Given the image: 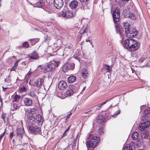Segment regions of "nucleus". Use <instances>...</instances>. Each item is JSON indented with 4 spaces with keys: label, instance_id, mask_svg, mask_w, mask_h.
I'll use <instances>...</instances> for the list:
<instances>
[{
    "label": "nucleus",
    "instance_id": "1",
    "mask_svg": "<svg viewBox=\"0 0 150 150\" xmlns=\"http://www.w3.org/2000/svg\"><path fill=\"white\" fill-rule=\"evenodd\" d=\"M124 46L129 51H134L139 48V44L133 39H128L125 40Z\"/></svg>",
    "mask_w": 150,
    "mask_h": 150
},
{
    "label": "nucleus",
    "instance_id": "2",
    "mask_svg": "<svg viewBox=\"0 0 150 150\" xmlns=\"http://www.w3.org/2000/svg\"><path fill=\"white\" fill-rule=\"evenodd\" d=\"M100 141L99 137L94 136L86 142V146L88 148H93L94 149L98 144Z\"/></svg>",
    "mask_w": 150,
    "mask_h": 150
},
{
    "label": "nucleus",
    "instance_id": "3",
    "mask_svg": "<svg viewBox=\"0 0 150 150\" xmlns=\"http://www.w3.org/2000/svg\"><path fill=\"white\" fill-rule=\"evenodd\" d=\"M126 36L129 38H132L135 36L137 34L138 32L135 28H130L125 30Z\"/></svg>",
    "mask_w": 150,
    "mask_h": 150
},
{
    "label": "nucleus",
    "instance_id": "4",
    "mask_svg": "<svg viewBox=\"0 0 150 150\" xmlns=\"http://www.w3.org/2000/svg\"><path fill=\"white\" fill-rule=\"evenodd\" d=\"M28 128L30 132L33 134H40L41 132V127L34 124L28 126Z\"/></svg>",
    "mask_w": 150,
    "mask_h": 150
},
{
    "label": "nucleus",
    "instance_id": "5",
    "mask_svg": "<svg viewBox=\"0 0 150 150\" xmlns=\"http://www.w3.org/2000/svg\"><path fill=\"white\" fill-rule=\"evenodd\" d=\"M59 61L56 62L55 61H53L50 62V64L48 65L47 67H46V70L47 72H52L54 71L56 67V64L57 66H58L59 64Z\"/></svg>",
    "mask_w": 150,
    "mask_h": 150
},
{
    "label": "nucleus",
    "instance_id": "6",
    "mask_svg": "<svg viewBox=\"0 0 150 150\" xmlns=\"http://www.w3.org/2000/svg\"><path fill=\"white\" fill-rule=\"evenodd\" d=\"M112 17L114 22L115 23L119 21L120 18V11L118 7H116L113 11Z\"/></svg>",
    "mask_w": 150,
    "mask_h": 150
},
{
    "label": "nucleus",
    "instance_id": "7",
    "mask_svg": "<svg viewBox=\"0 0 150 150\" xmlns=\"http://www.w3.org/2000/svg\"><path fill=\"white\" fill-rule=\"evenodd\" d=\"M75 64L74 63H66L63 67L62 70L64 72H65L69 70H73Z\"/></svg>",
    "mask_w": 150,
    "mask_h": 150
},
{
    "label": "nucleus",
    "instance_id": "8",
    "mask_svg": "<svg viewBox=\"0 0 150 150\" xmlns=\"http://www.w3.org/2000/svg\"><path fill=\"white\" fill-rule=\"evenodd\" d=\"M53 3L54 7L57 9L61 8L64 4L63 0H54Z\"/></svg>",
    "mask_w": 150,
    "mask_h": 150
},
{
    "label": "nucleus",
    "instance_id": "9",
    "mask_svg": "<svg viewBox=\"0 0 150 150\" xmlns=\"http://www.w3.org/2000/svg\"><path fill=\"white\" fill-rule=\"evenodd\" d=\"M62 15L66 18H69L73 16V14L71 11L67 9H64L63 11Z\"/></svg>",
    "mask_w": 150,
    "mask_h": 150
},
{
    "label": "nucleus",
    "instance_id": "10",
    "mask_svg": "<svg viewBox=\"0 0 150 150\" xmlns=\"http://www.w3.org/2000/svg\"><path fill=\"white\" fill-rule=\"evenodd\" d=\"M150 113V111L148 109L145 110L141 115L140 117L141 120L142 121L147 120Z\"/></svg>",
    "mask_w": 150,
    "mask_h": 150
},
{
    "label": "nucleus",
    "instance_id": "11",
    "mask_svg": "<svg viewBox=\"0 0 150 150\" xmlns=\"http://www.w3.org/2000/svg\"><path fill=\"white\" fill-rule=\"evenodd\" d=\"M150 125V122L149 121H146L140 124L139 129L141 131H144V129L148 127Z\"/></svg>",
    "mask_w": 150,
    "mask_h": 150
},
{
    "label": "nucleus",
    "instance_id": "12",
    "mask_svg": "<svg viewBox=\"0 0 150 150\" xmlns=\"http://www.w3.org/2000/svg\"><path fill=\"white\" fill-rule=\"evenodd\" d=\"M44 82V80L41 78H38L35 81L33 86L37 87H40L43 84Z\"/></svg>",
    "mask_w": 150,
    "mask_h": 150
},
{
    "label": "nucleus",
    "instance_id": "13",
    "mask_svg": "<svg viewBox=\"0 0 150 150\" xmlns=\"http://www.w3.org/2000/svg\"><path fill=\"white\" fill-rule=\"evenodd\" d=\"M58 86L60 90H64L67 87V84L65 81H62L59 82Z\"/></svg>",
    "mask_w": 150,
    "mask_h": 150
},
{
    "label": "nucleus",
    "instance_id": "14",
    "mask_svg": "<svg viewBox=\"0 0 150 150\" xmlns=\"http://www.w3.org/2000/svg\"><path fill=\"white\" fill-rule=\"evenodd\" d=\"M23 101L25 106H30L33 104L32 100L30 98H25L23 99Z\"/></svg>",
    "mask_w": 150,
    "mask_h": 150
},
{
    "label": "nucleus",
    "instance_id": "15",
    "mask_svg": "<svg viewBox=\"0 0 150 150\" xmlns=\"http://www.w3.org/2000/svg\"><path fill=\"white\" fill-rule=\"evenodd\" d=\"M135 144L133 142H131L126 145L123 150H135Z\"/></svg>",
    "mask_w": 150,
    "mask_h": 150
},
{
    "label": "nucleus",
    "instance_id": "16",
    "mask_svg": "<svg viewBox=\"0 0 150 150\" xmlns=\"http://www.w3.org/2000/svg\"><path fill=\"white\" fill-rule=\"evenodd\" d=\"M16 133L17 135L20 138H22L25 134L23 128H22L18 129L16 131Z\"/></svg>",
    "mask_w": 150,
    "mask_h": 150
},
{
    "label": "nucleus",
    "instance_id": "17",
    "mask_svg": "<svg viewBox=\"0 0 150 150\" xmlns=\"http://www.w3.org/2000/svg\"><path fill=\"white\" fill-rule=\"evenodd\" d=\"M81 74L82 77L84 78H87L89 75L87 69L84 68L82 69L81 70Z\"/></svg>",
    "mask_w": 150,
    "mask_h": 150
},
{
    "label": "nucleus",
    "instance_id": "18",
    "mask_svg": "<svg viewBox=\"0 0 150 150\" xmlns=\"http://www.w3.org/2000/svg\"><path fill=\"white\" fill-rule=\"evenodd\" d=\"M78 5V3L76 0H74L72 1L69 4V6L71 9L76 8Z\"/></svg>",
    "mask_w": 150,
    "mask_h": 150
},
{
    "label": "nucleus",
    "instance_id": "19",
    "mask_svg": "<svg viewBox=\"0 0 150 150\" xmlns=\"http://www.w3.org/2000/svg\"><path fill=\"white\" fill-rule=\"evenodd\" d=\"M115 28L116 29L117 32L119 33L120 35H122V33L123 31L122 30L121 27L118 24H116L115 25Z\"/></svg>",
    "mask_w": 150,
    "mask_h": 150
},
{
    "label": "nucleus",
    "instance_id": "20",
    "mask_svg": "<svg viewBox=\"0 0 150 150\" xmlns=\"http://www.w3.org/2000/svg\"><path fill=\"white\" fill-rule=\"evenodd\" d=\"M126 16L127 18H131L133 20H135L136 18L135 15L132 12H128L126 15Z\"/></svg>",
    "mask_w": 150,
    "mask_h": 150
},
{
    "label": "nucleus",
    "instance_id": "21",
    "mask_svg": "<svg viewBox=\"0 0 150 150\" xmlns=\"http://www.w3.org/2000/svg\"><path fill=\"white\" fill-rule=\"evenodd\" d=\"M28 95L30 96L32 98L35 99L38 98V96L36 95L35 92L33 91H30L28 93Z\"/></svg>",
    "mask_w": 150,
    "mask_h": 150
},
{
    "label": "nucleus",
    "instance_id": "22",
    "mask_svg": "<svg viewBox=\"0 0 150 150\" xmlns=\"http://www.w3.org/2000/svg\"><path fill=\"white\" fill-rule=\"evenodd\" d=\"M39 57L38 56L37 53L35 52H33L31 54L29 57V60H31V59H37Z\"/></svg>",
    "mask_w": 150,
    "mask_h": 150
},
{
    "label": "nucleus",
    "instance_id": "23",
    "mask_svg": "<svg viewBox=\"0 0 150 150\" xmlns=\"http://www.w3.org/2000/svg\"><path fill=\"white\" fill-rule=\"evenodd\" d=\"M76 78L74 76H69L68 79V81L70 83H72L76 81Z\"/></svg>",
    "mask_w": 150,
    "mask_h": 150
},
{
    "label": "nucleus",
    "instance_id": "24",
    "mask_svg": "<svg viewBox=\"0 0 150 150\" xmlns=\"http://www.w3.org/2000/svg\"><path fill=\"white\" fill-rule=\"evenodd\" d=\"M35 117L28 118L27 119L28 123L30 125H33L35 123Z\"/></svg>",
    "mask_w": 150,
    "mask_h": 150
},
{
    "label": "nucleus",
    "instance_id": "25",
    "mask_svg": "<svg viewBox=\"0 0 150 150\" xmlns=\"http://www.w3.org/2000/svg\"><path fill=\"white\" fill-rule=\"evenodd\" d=\"M21 98V96L19 95H15L12 98L13 102H17L20 100Z\"/></svg>",
    "mask_w": 150,
    "mask_h": 150
},
{
    "label": "nucleus",
    "instance_id": "26",
    "mask_svg": "<svg viewBox=\"0 0 150 150\" xmlns=\"http://www.w3.org/2000/svg\"><path fill=\"white\" fill-rule=\"evenodd\" d=\"M45 1L43 0H40V1L37 2L36 5L37 7L38 8H40L43 6L44 4Z\"/></svg>",
    "mask_w": 150,
    "mask_h": 150
},
{
    "label": "nucleus",
    "instance_id": "27",
    "mask_svg": "<svg viewBox=\"0 0 150 150\" xmlns=\"http://www.w3.org/2000/svg\"><path fill=\"white\" fill-rule=\"evenodd\" d=\"M122 25L124 27L125 30H127L128 29H129L130 28H129L130 25L129 23L128 22L126 21H124L122 23Z\"/></svg>",
    "mask_w": 150,
    "mask_h": 150
},
{
    "label": "nucleus",
    "instance_id": "28",
    "mask_svg": "<svg viewBox=\"0 0 150 150\" xmlns=\"http://www.w3.org/2000/svg\"><path fill=\"white\" fill-rule=\"evenodd\" d=\"M35 120H37L38 123L39 124H42V119L41 118V115H37L36 116Z\"/></svg>",
    "mask_w": 150,
    "mask_h": 150
},
{
    "label": "nucleus",
    "instance_id": "29",
    "mask_svg": "<svg viewBox=\"0 0 150 150\" xmlns=\"http://www.w3.org/2000/svg\"><path fill=\"white\" fill-rule=\"evenodd\" d=\"M74 92V91L72 89H70L66 91V93L68 96H72Z\"/></svg>",
    "mask_w": 150,
    "mask_h": 150
},
{
    "label": "nucleus",
    "instance_id": "30",
    "mask_svg": "<svg viewBox=\"0 0 150 150\" xmlns=\"http://www.w3.org/2000/svg\"><path fill=\"white\" fill-rule=\"evenodd\" d=\"M144 131H141V135L142 138L146 139L148 136V132H144Z\"/></svg>",
    "mask_w": 150,
    "mask_h": 150
},
{
    "label": "nucleus",
    "instance_id": "31",
    "mask_svg": "<svg viewBox=\"0 0 150 150\" xmlns=\"http://www.w3.org/2000/svg\"><path fill=\"white\" fill-rule=\"evenodd\" d=\"M29 41L31 42V45H33L39 41V39L38 38L30 39L29 40Z\"/></svg>",
    "mask_w": 150,
    "mask_h": 150
},
{
    "label": "nucleus",
    "instance_id": "32",
    "mask_svg": "<svg viewBox=\"0 0 150 150\" xmlns=\"http://www.w3.org/2000/svg\"><path fill=\"white\" fill-rule=\"evenodd\" d=\"M97 122L98 123L102 124L103 123L104 120L101 116H99L97 117Z\"/></svg>",
    "mask_w": 150,
    "mask_h": 150
},
{
    "label": "nucleus",
    "instance_id": "33",
    "mask_svg": "<svg viewBox=\"0 0 150 150\" xmlns=\"http://www.w3.org/2000/svg\"><path fill=\"white\" fill-rule=\"evenodd\" d=\"M29 42L27 41H26L23 43L22 45L21 46V47L26 48L29 47Z\"/></svg>",
    "mask_w": 150,
    "mask_h": 150
},
{
    "label": "nucleus",
    "instance_id": "34",
    "mask_svg": "<svg viewBox=\"0 0 150 150\" xmlns=\"http://www.w3.org/2000/svg\"><path fill=\"white\" fill-rule=\"evenodd\" d=\"M138 133L137 132H135L132 135V138L134 140H136L138 138Z\"/></svg>",
    "mask_w": 150,
    "mask_h": 150
},
{
    "label": "nucleus",
    "instance_id": "35",
    "mask_svg": "<svg viewBox=\"0 0 150 150\" xmlns=\"http://www.w3.org/2000/svg\"><path fill=\"white\" fill-rule=\"evenodd\" d=\"M117 109L118 110L117 111H116V112H115V113L113 115H112V117H115L116 116L120 113V110H118V107H117V108H116V109L115 110H116ZM114 110L115 111V109H114Z\"/></svg>",
    "mask_w": 150,
    "mask_h": 150
},
{
    "label": "nucleus",
    "instance_id": "36",
    "mask_svg": "<svg viewBox=\"0 0 150 150\" xmlns=\"http://www.w3.org/2000/svg\"><path fill=\"white\" fill-rule=\"evenodd\" d=\"M20 107V106L18 105L17 104L14 103L13 104V110H17Z\"/></svg>",
    "mask_w": 150,
    "mask_h": 150
},
{
    "label": "nucleus",
    "instance_id": "37",
    "mask_svg": "<svg viewBox=\"0 0 150 150\" xmlns=\"http://www.w3.org/2000/svg\"><path fill=\"white\" fill-rule=\"evenodd\" d=\"M19 90L21 92H25L26 91V88L25 86H23L22 87H21L20 89Z\"/></svg>",
    "mask_w": 150,
    "mask_h": 150
},
{
    "label": "nucleus",
    "instance_id": "38",
    "mask_svg": "<svg viewBox=\"0 0 150 150\" xmlns=\"http://www.w3.org/2000/svg\"><path fill=\"white\" fill-rule=\"evenodd\" d=\"M28 114L27 117L28 118H32L35 117L34 116L33 114L30 113L29 111H28Z\"/></svg>",
    "mask_w": 150,
    "mask_h": 150
},
{
    "label": "nucleus",
    "instance_id": "39",
    "mask_svg": "<svg viewBox=\"0 0 150 150\" xmlns=\"http://www.w3.org/2000/svg\"><path fill=\"white\" fill-rule=\"evenodd\" d=\"M86 30V27H85V28H83L80 30L79 33L81 34H82L85 32Z\"/></svg>",
    "mask_w": 150,
    "mask_h": 150
},
{
    "label": "nucleus",
    "instance_id": "40",
    "mask_svg": "<svg viewBox=\"0 0 150 150\" xmlns=\"http://www.w3.org/2000/svg\"><path fill=\"white\" fill-rule=\"evenodd\" d=\"M28 111H29L30 113L34 114L35 113L36 110L35 108H33L32 109H30V110Z\"/></svg>",
    "mask_w": 150,
    "mask_h": 150
},
{
    "label": "nucleus",
    "instance_id": "41",
    "mask_svg": "<svg viewBox=\"0 0 150 150\" xmlns=\"http://www.w3.org/2000/svg\"><path fill=\"white\" fill-rule=\"evenodd\" d=\"M98 133L100 135H102L103 134L104 132L103 131V129L100 128L98 130Z\"/></svg>",
    "mask_w": 150,
    "mask_h": 150
},
{
    "label": "nucleus",
    "instance_id": "42",
    "mask_svg": "<svg viewBox=\"0 0 150 150\" xmlns=\"http://www.w3.org/2000/svg\"><path fill=\"white\" fill-rule=\"evenodd\" d=\"M72 114V113L71 112H69V113L67 116V117L66 119V120L69 119L70 118V116Z\"/></svg>",
    "mask_w": 150,
    "mask_h": 150
},
{
    "label": "nucleus",
    "instance_id": "43",
    "mask_svg": "<svg viewBox=\"0 0 150 150\" xmlns=\"http://www.w3.org/2000/svg\"><path fill=\"white\" fill-rule=\"evenodd\" d=\"M144 58L143 57L140 58L139 59V62L140 63H142L144 61Z\"/></svg>",
    "mask_w": 150,
    "mask_h": 150
},
{
    "label": "nucleus",
    "instance_id": "44",
    "mask_svg": "<svg viewBox=\"0 0 150 150\" xmlns=\"http://www.w3.org/2000/svg\"><path fill=\"white\" fill-rule=\"evenodd\" d=\"M14 135L13 132H11L10 133V136L11 139L13 137Z\"/></svg>",
    "mask_w": 150,
    "mask_h": 150
},
{
    "label": "nucleus",
    "instance_id": "45",
    "mask_svg": "<svg viewBox=\"0 0 150 150\" xmlns=\"http://www.w3.org/2000/svg\"><path fill=\"white\" fill-rule=\"evenodd\" d=\"M107 69L108 70H110L112 69V66H109V65H107Z\"/></svg>",
    "mask_w": 150,
    "mask_h": 150
},
{
    "label": "nucleus",
    "instance_id": "46",
    "mask_svg": "<svg viewBox=\"0 0 150 150\" xmlns=\"http://www.w3.org/2000/svg\"><path fill=\"white\" fill-rule=\"evenodd\" d=\"M5 134V132H4L2 134L0 135V139H1L2 137Z\"/></svg>",
    "mask_w": 150,
    "mask_h": 150
},
{
    "label": "nucleus",
    "instance_id": "47",
    "mask_svg": "<svg viewBox=\"0 0 150 150\" xmlns=\"http://www.w3.org/2000/svg\"><path fill=\"white\" fill-rule=\"evenodd\" d=\"M1 118L3 120L4 122H5V116L4 114H2L1 115Z\"/></svg>",
    "mask_w": 150,
    "mask_h": 150
},
{
    "label": "nucleus",
    "instance_id": "48",
    "mask_svg": "<svg viewBox=\"0 0 150 150\" xmlns=\"http://www.w3.org/2000/svg\"><path fill=\"white\" fill-rule=\"evenodd\" d=\"M16 69V67H15L14 66H13L12 68L11 69V71H15Z\"/></svg>",
    "mask_w": 150,
    "mask_h": 150
},
{
    "label": "nucleus",
    "instance_id": "49",
    "mask_svg": "<svg viewBox=\"0 0 150 150\" xmlns=\"http://www.w3.org/2000/svg\"><path fill=\"white\" fill-rule=\"evenodd\" d=\"M112 99V98L111 99H108L107 100L105 101L103 103H102L103 104V105H104L107 102L109 101Z\"/></svg>",
    "mask_w": 150,
    "mask_h": 150
},
{
    "label": "nucleus",
    "instance_id": "50",
    "mask_svg": "<svg viewBox=\"0 0 150 150\" xmlns=\"http://www.w3.org/2000/svg\"><path fill=\"white\" fill-rule=\"evenodd\" d=\"M112 99V98L111 99H108L107 100L105 101L103 103H102L103 104V105H104L107 102L109 101Z\"/></svg>",
    "mask_w": 150,
    "mask_h": 150
},
{
    "label": "nucleus",
    "instance_id": "51",
    "mask_svg": "<svg viewBox=\"0 0 150 150\" xmlns=\"http://www.w3.org/2000/svg\"><path fill=\"white\" fill-rule=\"evenodd\" d=\"M91 38L88 37V39H86V42H89L91 40Z\"/></svg>",
    "mask_w": 150,
    "mask_h": 150
},
{
    "label": "nucleus",
    "instance_id": "52",
    "mask_svg": "<svg viewBox=\"0 0 150 150\" xmlns=\"http://www.w3.org/2000/svg\"><path fill=\"white\" fill-rule=\"evenodd\" d=\"M68 132V131H67V130H66L63 134L64 135L66 136L67 135V133Z\"/></svg>",
    "mask_w": 150,
    "mask_h": 150
},
{
    "label": "nucleus",
    "instance_id": "53",
    "mask_svg": "<svg viewBox=\"0 0 150 150\" xmlns=\"http://www.w3.org/2000/svg\"><path fill=\"white\" fill-rule=\"evenodd\" d=\"M89 0H80V1L81 2L84 3L86 1H87Z\"/></svg>",
    "mask_w": 150,
    "mask_h": 150
},
{
    "label": "nucleus",
    "instance_id": "54",
    "mask_svg": "<svg viewBox=\"0 0 150 150\" xmlns=\"http://www.w3.org/2000/svg\"><path fill=\"white\" fill-rule=\"evenodd\" d=\"M32 74V73L31 72H30V71H29L27 75H28L29 76H30Z\"/></svg>",
    "mask_w": 150,
    "mask_h": 150
},
{
    "label": "nucleus",
    "instance_id": "55",
    "mask_svg": "<svg viewBox=\"0 0 150 150\" xmlns=\"http://www.w3.org/2000/svg\"><path fill=\"white\" fill-rule=\"evenodd\" d=\"M71 126V125H70L68 127L67 129L66 130H67V131H69L70 129V128Z\"/></svg>",
    "mask_w": 150,
    "mask_h": 150
},
{
    "label": "nucleus",
    "instance_id": "56",
    "mask_svg": "<svg viewBox=\"0 0 150 150\" xmlns=\"http://www.w3.org/2000/svg\"><path fill=\"white\" fill-rule=\"evenodd\" d=\"M100 107H101L100 105L99 106H98L96 108V109L97 110H100Z\"/></svg>",
    "mask_w": 150,
    "mask_h": 150
},
{
    "label": "nucleus",
    "instance_id": "57",
    "mask_svg": "<svg viewBox=\"0 0 150 150\" xmlns=\"http://www.w3.org/2000/svg\"><path fill=\"white\" fill-rule=\"evenodd\" d=\"M18 64L16 62L14 64V66L17 67L18 66Z\"/></svg>",
    "mask_w": 150,
    "mask_h": 150
},
{
    "label": "nucleus",
    "instance_id": "58",
    "mask_svg": "<svg viewBox=\"0 0 150 150\" xmlns=\"http://www.w3.org/2000/svg\"><path fill=\"white\" fill-rule=\"evenodd\" d=\"M20 59H18V60L16 62V63H17L18 64V63H19V62L20 61Z\"/></svg>",
    "mask_w": 150,
    "mask_h": 150
},
{
    "label": "nucleus",
    "instance_id": "59",
    "mask_svg": "<svg viewBox=\"0 0 150 150\" xmlns=\"http://www.w3.org/2000/svg\"><path fill=\"white\" fill-rule=\"evenodd\" d=\"M91 111L90 110V111H89V112H87V113H89V114H90L91 115L92 114V113H91Z\"/></svg>",
    "mask_w": 150,
    "mask_h": 150
},
{
    "label": "nucleus",
    "instance_id": "60",
    "mask_svg": "<svg viewBox=\"0 0 150 150\" xmlns=\"http://www.w3.org/2000/svg\"><path fill=\"white\" fill-rule=\"evenodd\" d=\"M145 106L144 105H143L142 106H141V107H140V108L141 109L142 108V107H144Z\"/></svg>",
    "mask_w": 150,
    "mask_h": 150
},
{
    "label": "nucleus",
    "instance_id": "61",
    "mask_svg": "<svg viewBox=\"0 0 150 150\" xmlns=\"http://www.w3.org/2000/svg\"><path fill=\"white\" fill-rule=\"evenodd\" d=\"M103 105V103H102L100 105V106H102Z\"/></svg>",
    "mask_w": 150,
    "mask_h": 150
},
{
    "label": "nucleus",
    "instance_id": "62",
    "mask_svg": "<svg viewBox=\"0 0 150 150\" xmlns=\"http://www.w3.org/2000/svg\"><path fill=\"white\" fill-rule=\"evenodd\" d=\"M112 104L110 107V108H111L112 107Z\"/></svg>",
    "mask_w": 150,
    "mask_h": 150
},
{
    "label": "nucleus",
    "instance_id": "63",
    "mask_svg": "<svg viewBox=\"0 0 150 150\" xmlns=\"http://www.w3.org/2000/svg\"><path fill=\"white\" fill-rule=\"evenodd\" d=\"M91 45H92V46H93V45L92 44V43H91Z\"/></svg>",
    "mask_w": 150,
    "mask_h": 150
},
{
    "label": "nucleus",
    "instance_id": "64",
    "mask_svg": "<svg viewBox=\"0 0 150 150\" xmlns=\"http://www.w3.org/2000/svg\"><path fill=\"white\" fill-rule=\"evenodd\" d=\"M14 141V139H13V142Z\"/></svg>",
    "mask_w": 150,
    "mask_h": 150
}]
</instances>
